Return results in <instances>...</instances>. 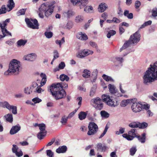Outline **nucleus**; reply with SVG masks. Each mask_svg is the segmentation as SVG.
Wrapping results in <instances>:
<instances>
[{
    "label": "nucleus",
    "instance_id": "ddd939ff",
    "mask_svg": "<svg viewBox=\"0 0 157 157\" xmlns=\"http://www.w3.org/2000/svg\"><path fill=\"white\" fill-rule=\"evenodd\" d=\"M123 137L126 138L128 140H132L134 138L136 137V133L135 129H132L128 131V134H124L122 135Z\"/></svg>",
    "mask_w": 157,
    "mask_h": 157
},
{
    "label": "nucleus",
    "instance_id": "8fccbe9b",
    "mask_svg": "<svg viewBox=\"0 0 157 157\" xmlns=\"http://www.w3.org/2000/svg\"><path fill=\"white\" fill-rule=\"evenodd\" d=\"M109 128V127L108 126L107 124L105 126V128L103 132L101 134L100 136L99 137V138L100 139L105 134Z\"/></svg>",
    "mask_w": 157,
    "mask_h": 157
},
{
    "label": "nucleus",
    "instance_id": "3c124183",
    "mask_svg": "<svg viewBox=\"0 0 157 157\" xmlns=\"http://www.w3.org/2000/svg\"><path fill=\"white\" fill-rule=\"evenodd\" d=\"M109 128V127L108 126L107 124L105 126V128L103 132L101 134L100 136L99 137V138L100 139L105 134Z\"/></svg>",
    "mask_w": 157,
    "mask_h": 157
},
{
    "label": "nucleus",
    "instance_id": "bf43d9fd",
    "mask_svg": "<svg viewBox=\"0 0 157 157\" xmlns=\"http://www.w3.org/2000/svg\"><path fill=\"white\" fill-rule=\"evenodd\" d=\"M14 42V39H11L9 40L6 41L5 43L10 46H12Z\"/></svg>",
    "mask_w": 157,
    "mask_h": 157
},
{
    "label": "nucleus",
    "instance_id": "7c9ffc66",
    "mask_svg": "<svg viewBox=\"0 0 157 157\" xmlns=\"http://www.w3.org/2000/svg\"><path fill=\"white\" fill-rule=\"evenodd\" d=\"M27 40L26 39L19 40L17 42V46L18 47L24 46L27 43Z\"/></svg>",
    "mask_w": 157,
    "mask_h": 157
},
{
    "label": "nucleus",
    "instance_id": "9b49d317",
    "mask_svg": "<svg viewBox=\"0 0 157 157\" xmlns=\"http://www.w3.org/2000/svg\"><path fill=\"white\" fill-rule=\"evenodd\" d=\"M25 21L28 26L32 29H38L39 25L37 20L36 19H29L28 18L25 19Z\"/></svg>",
    "mask_w": 157,
    "mask_h": 157
},
{
    "label": "nucleus",
    "instance_id": "39448f33",
    "mask_svg": "<svg viewBox=\"0 0 157 157\" xmlns=\"http://www.w3.org/2000/svg\"><path fill=\"white\" fill-rule=\"evenodd\" d=\"M140 35L139 32H136L130 36L129 40L126 41L120 49V52L127 51L126 48L131 45H135L139 42L140 40Z\"/></svg>",
    "mask_w": 157,
    "mask_h": 157
},
{
    "label": "nucleus",
    "instance_id": "a878e982",
    "mask_svg": "<svg viewBox=\"0 0 157 157\" xmlns=\"http://www.w3.org/2000/svg\"><path fill=\"white\" fill-rule=\"evenodd\" d=\"M65 67V64L64 62H61L58 65V67L55 68L53 71L54 72L59 71L60 69H63Z\"/></svg>",
    "mask_w": 157,
    "mask_h": 157
},
{
    "label": "nucleus",
    "instance_id": "412c9836",
    "mask_svg": "<svg viewBox=\"0 0 157 157\" xmlns=\"http://www.w3.org/2000/svg\"><path fill=\"white\" fill-rule=\"evenodd\" d=\"M64 17L70 18L75 14V13L71 10H68L65 11L63 13Z\"/></svg>",
    "mask_w": 157,
    "mask_h": 157
},
{
    "label": "nucleus",
    "instance_id": "cd10ccee",
    "mask_svg": "<svg viewBox=\"0 0 157 157\" xmlns=\"http://www.w3.org/2000/svg\"><path fill=\"white\" fill-rule=\"evenodd\" d=\"M109 91L112 94H115L117 91V89L115 86L113 84H109L108 85Z\"/></svg>",
    "mask_w": 157,
    "mask_h": 157
},
{
    "label": "nucleus",
    "instance_id": "f257e3e1",
    "mask_svg": "<svg viewBox=\"0 0 157 157\" xmlns=\"http://www.w3.org/2000/svg\"><path fill=\"white\" fill-rule=\"evenodd\" d=\"M143 83L146 85L157 80V61L151 64L143 76Z\"/></svg>",
    "mask_w": 157,
    "mask_h": 157
},
{
    "label": "nucleus",
    "instance_id": "de8ad7c7",
    "mask_svg": "<svg viewBox=\"0 0 157 157\" xmlns=\"http://www.w3.org/2000/svg\"><path fill=\"white\" fill-rule=\"evenodd\" d=\"M44 35L47 38H51L53 36V33L51 31H46L44 33Z\"/></svg>",
    "mask_w": 157,
    "mask_h": 157
},
{
    "label": "nucleus",
    "instance_id": "09e8293b",
    "mask_svg": "<svg viewBox=\"0 0 157 157\" xmlns=\"http://www.w3.org/2000/svg\"><path fill=\"white\" fill-rule=\"evenodd\" d=\"M151 15L154 17H157V8L155 7L153 8L151 11Z\"/></svg>",
    "mask_w": 157,
    "mask_h": 157
},
{
    "label": "nucleus",
    "instance_id": "4be33fe9",
    "mask_svg": "<svg viewBox=\"0 0 157 157\" xmlns=\"http://www.w3.org/2000/svg\"><path fill=\"white\" fill-rule=\"evenodd\" d=\"M98 71L97 69H94L92 72L91 75L92 76L90 78V81L92 82H95L97 78Z\"/></svg>",
    "mask_w": 157,
    "mask_h": 157
},
{
    "label": "nucleus",
    "instance_id": "c03bdc74",
    "mask_svg": "<svg viewBox=\"0 0 157 157\" xmlns=\"http://www.w3.org/2000/svg\"><path fill=\"white\" fill-rule=\"evenodd\" d=\"M47 132L41 131L37 134V137L38 139H41L46 135Z\"/></svg>",
    "mask_w": 157,
    "mask_h": 157
},
{
    "label": "nucleus",
    "instance_id": "a19ab883",
    "mask_svg": "<svg viewBox=\"0 0 157 157\" xmlns=\"http://www.w3.org/2000/svg\"><path fill=\"white\" fill-rule=\"evenodd\" d=\"M84 17L81 15H78L76 16L75 19V21L77 23H81L83 20Z\"/></svg>",
    "mask_w": 157,
    "mask_h": 157
},
{
    "label": "nucleus",
    "instance_id": "4d7b16f0",
    "mask_svg": "<svg viewBox=\"0 0 157 157\" xmlns=\"http://www.w3.org/2000/svg\"><path fill=\"white\" fill-rule=\"evenodd\" d=\"M39 128L40 132H46L45 130V125L44 124H39Z\"/></svg>",
    "mask_w": 157,
    "mask_h": 157
},
{
    "label": "nucleus",
    "instance_id": "f704fd0d",
    "mask_svg": "<svg viewBox=\"0 0 157 157\" xmlns=\"http://www.w3.org/2000/svg\"><path fill=\"white\" fill-rule=\"evenodd\" d=\"M7 7L9 9V11H10L15 6V4L13 0H9L7 5Z\"/></svg>",
    "mask_w": 157,
    "mask_h": 157
},
{
    "label": "nucleus",
    "instance_id": "603ef678",
    "mask_svg": "<svg viewBox=\"0 0 157 157\" xmlns=\"http://www.w3.org/2000/svg\"><path fill=\"white\" fill-rule=\"evenodd\" d=\"M116 33V32L114 30H110L109 31L107 35V36L108 38H109L111 37V36L114 35Z\"/></svg>",
    "mask_w": 157,
    "mask_h": 157
},
{
    "label": "nucleus",
    "instance_id": "6ab92c4d",
    "mask_svg": "<svg viewBox=\"0 0 157 157\" xmlns=\"http://www.w3.org/2000/svg\"><path fill=\"white\" fill-rule=\"evenodd\" d=\"M107 149V147L105 144L99 143L97 144V150L98 151L105 152Z\"/></svg>",
    "mask_w": 157,
    "mask_h": 157
},
{
    "label": "nucleus",
    "instance_id": "2f4dec72",
    "mask_svg": "<svg viewBox=\"0 0 157 157\" xmlns=\"http://www.w3.org/2000/svg\"><path fill=\"white\" fill-rule=\"evenodd\" d=\"M100 114L102 118L103 119H107L110 116V114L105 110L101 111L100 112Z\"/></svg>",
    "mask_w": 157,
    "mask_h": 157
},
{
    "label": "nucleus",
    "instance_id": "e433bc0d",
    "mask_svg": "<svg viewBox=\"0 0 157 157\" xmlns=\"http://www.w3.org/2000/svg\"><path fill=\"white\" fill-rule=\"evenodd\" d=\"M107 8L105 4L101 3L99 6L98 10L99 12L102 13Z\"/></svg>",
    "mask_w": 157,
    "mask_h": 157
},
{
    "label": "nucleus",
    "instance_id": "423d86ee",
    "mask_svg": "<svg viewBox=\"0 0 157 157\" xmlns=\"http://www.w3.org/2000/svg\"><path fill=\"white\" fill-rule=\"evenodd\" d=\"M33 91L40 93L42 91H43L44 90L40 88V86H38V84L36 82H33L31 87H27L24 89L25 93L27 94H31Z\"/></svg>",
    "mask_w": 157,
    "mask_h": 157
},
{
    "label": "nucleus",
    "instance_id": "c756f323",
    "mask_svg": "<svg viewBox=\"0 0 157 157\" xmlns=\"http://www.w3.org/2000/svg\"><path fill=\"white\" fill-rule=\"evenodd\" d=\"M40 76L42 78L41 82L40 83V87L45 84L46 83L47 80L46 75L45 74L41 73L40 74Z\"/></svg>",
    "mask_w": 157,
    "mask_h": 157
},
{
    "label": "nucleus",
    "instance_id": "69168bd1",
    "mask_svg": "<svg viewBox=\"0 0 157 157\" xmlns=\"http://www.w3.org/2000/svg\"><path fill=\"white\" fill-rule=\"evenodd\" d=\"M12 151L13 153H14L17 151L19 150L18 147L16 145L13 144V147L12 149Z\"/></svg>",
    "mask_w": 157,
    "mask_h": 157
},
{
    "label": "nucleus",
    "instance_id": "864d4df0",
    "mask_svg": "<svg viewBox=\"0 0 157 157\" xmlns=\"http://www.w3.org/2000/svg\"><path fill=\"white\" fill-rule=\"evenodd\" d=\"M65 42L64 37H63L62 38L61 40H56V43L57 44H58L59 45V47H61V45L62 44L64 43Z\"/></svg>",
    "mask_w": 157,
    "mask_h": 157
},
{
    "label": "nucleus",
    "instance_id": "0eeeda50",
    "mask_svg": "<svg viewBox=\"0 0 157 157\" xmlns=\"http://www.w3.org/2000/svg\"><path fill=\"white\" fill-rule=\"evenodd\" d=\"M101 98L103 101L106 102L108 105L111 107H115L118 105L117 100L113 99L109 95L103 94L101 96Z\"/></svg>",
    "mask_w": 157,
    "mask_h": 157
},
{
    "label": "nucleus",
    "instance_id": "774afa93",
    "mask_svg": "<svg viewBox=\"0 0 157 157\" xmlns=\"http://www.w3.org/2000/svg\"><path fill=\"white\" fill-rule=\"evenodd\" d=\"M100 84L104 89H105L107 88V84L103 80H101Z\"/></svg>",
    "mask_w": 157,
    "mask_h": 157
},
{
    "label": "nucleus",
    "instance_id": "4468645a",
    "mask_svg": "<svg viewBox=\"0 0 157 157\" xmlns=\"http://www.w3.org/2000/svg\"><path fill=\"white\" fill-rule=\"evenodd\" d=\"M10 21V19H7L5 21L1 22L0 23V27L1 28L2 34H4L5 33L11 36H12L11 33L8 31L5 28V26Z\"/></svg>",
    "mask_w": 157,
    "mask_h": 157
},
{
    "label": "nucleus",
    "instance_id": "7ed1b4c3",
    "mask_svg": "<svg viewBox=\"0 0 157 157\" xmlns=\"http://www.w3.org/2000/svg\"><path fill=\"white\" fill-rule=\"evenodd\" d=\"M21 68V62L16 59H13L10 62L9 68L4 72V74L8 75L14 73L18 74Z\"/></svg>",
    "mask_w": 157,
    "mask_h": 157
},
{
    "label": "nucleus",
    "instance_id": "e2e57ef3",
    "mask_svg": "<svg viewBox=\"0 0 157 157\" xmlns=\"http://www.w3.org/2000/svg\"><path fill=\"white\" fill-rule=\"evenodd\" d=\"M17 157H20L23 154L22 151L21 150H19L16 152L14 153Z\"/></svg>",
    "mask_w": 157,
    "mask_h": 157
},
{
    "label": "nucleus",
    "instance_id": "a18cd8bd",
    "mask_svg": "<svg viewBox=\"0 0 157 157\" xmlns=\"http://www.w3.org/2000/svg\"><path fill=\"white\" fill-rule=\"evenodd\" d=\"M83 52L82 50L79 51L76 54V56L77 57L79 58L82 59L85 57L84 56Z\"/></svg>",
    "mask_w": 157,
    "mask_h": 157
},
{
    "label": "nucleus",
    "instance_id": "f03ea898",
    "mask_svg": "<svg viewBox=\"0 0 157 157\" xmlns=\"http://www.w3.org/2000/svg\"><path fill=\"white\" fill-rule=\"evenodd\" d=\"M48 90L51 92L56 100L63 98L66 95L65 92L62 89L61 85L59 83L53 84L49 86Z\"/></svg>",
    "mask_w": 157,
    "mask_h": 157
},
{
    "label": "nucleus",
    "instance_id": "ea45409f",
    "mask_svg": "<svg viewBox=\"0 0 157 157\" xmlns=\"http://www.w3.org/2000/svg\"><path fill=\"white\" fill-rule=\"evenodd\" d=\"M59 79L62 81H65L67 82L69 80L70 78L67 75L63 74L60 75Z\"/></svg>",
    "mask_w": 157,
    "mask_h": 157
},
{
    "label": "nucleus",
    "instance_id": "680f3d73",
    "mask_svg": "<svg viewBox=\"0 0 157 157\" xmlns=\"http://www.w3.org/2000/svg\"><path fill=\"white\" fill-rule=\"evenodd\" d=\"M148 126V124L146 122H143L141 123H140V128H146Z\"/></svg>",
    "mask_w": 157,
    "mask_h": 157
},
{
    "label": "nucleus",
    "instance_id": "a211bd4d",
    "mask_svg": "<svg viewBox=\"0 0 157 157\" xmlns=\"http://www.w3.org/2000/svg\"><path fill=\"white\" fill-rule=\"evenodd\" d=\"M76 38L81 40H86L88 39L87 35L84 33L79 32L76 35Z\"/></svg>",
    "mask_w": 157,
    "mask_h": 157
},
{
    "label": "nucleus",
    "instance_id": "c9c22d12",
    "mask_svg": "<svg viewBox=\"0 0 157 157\" xmlns=\"http://www.w3.org/2000/svg\"><path fill=\"white\" fill-rule=\"evenodd\" d=\"M97 89V86L93 85L90 89V97H93L96 93Z\"/></svg>",
    "mask_w": 157,
    "mask_h": 157
},
{
    "label": "nucleus",
    "instance_id": "6e6552de",
    "mask_svg": "<svg viewBox=\"0 0 157 157\" xmlns=\"http://www.w3.org/2000/svg\"><path fill=\"white\" fill-rule=\"evenodd\" d=\"M136 100L135 101H132L133 102L132 103L133 104L131 106V109L133 112H140L146 107L147 109V107L145 105L146 103L140 101L136 102Z\"/></svg>",
    "mask_w": 157,
    "mask_h": 157
},
{
    "label": "nucleus",
    "instance_id": "dca6fc26",
    "mask_svg": "<svg viewBox=\"0 0 157 157\" xmlns=\"http://www.w3.org/2000/svg\"><path fill=\"white\" fill-rule=\"evenodd\" d=\"M124 59L123 57L117 56L113 58L112 59V61L114 63L116 66H121V63L123 62Z\"/></svg>",
    "mask_w": 157,
    "mask_h": 157
},
{
    "label": "nucleus",
    "instance_id": "f8f14e48",
    "mask_svg": "<svg viewBox=\"0 0 157 157\" xmlns=\"http://www.w3.org/2000/svg\"><path fill=\"white\" fill-rule=\"evenodd\" d=\"M0 107L6 108L9 110H12V113L14 114L17 113V108L16 106L10 105L7 102H0Z\"/></svg>",
    "mask_w": 157,
    "mask_h": 157
},
{
    "label": "nucleus",
    "instance_id": "72a5a7b5",
    "mask_svg": "<svg viewBox=\"0 0 157 157\" xmlns=\"http://www.w3.org/2000/svg\"><path fill=\"white\" fill-rule=\"evenodd\" d=\"M83 52L84 56L85 57L88 56L90 55H91L93 54L94 52L93 51L86 49H82Z\"/></svg>",
    "mask_w": 157,
    "mask_h": 157
},
{
    "label": "nucleus",
    "instance_id": "473e14b6",
    "mask_svg": "<svg viewBox=\"0 0 157 157\" xmlns=\"http://www.w3.org/2000/svg\"><path fill=\"white\" fill-rule=\"evenodd\" d=\"M137 137L140 142L142 143H144L145 142L146 134L145 133H143L141 136H137Z\"/></svg>",
    "mask_w": 157,
    "mask_h": 157
},
{
    "label": "nucleus",
    "instance_id": "052dcab7",
    "mask_svg": "<svg viewBox=\"0 0 157 157\" xmlns=\"http://www.w3.org/2000/svg\"><path fill=\"white\" fill-rule=\"evenodd\" d=\"M32 101L34 104L38 103L42 101V100L37 97L33 98Z\"/></svg>",
    "mask_w": 157,
    "mask_h": 157
},
{
    "label": "nucleus",
    "instance_id": "f3484780",
    "mask_svg": "<svg viewBox=\"0 0 157 157\" xmlns=\"http://www.w3.org/2000/svg\"><path fill=\"white\" fill-rule=\"evenodd\" d=\"M36 57V55L35 53H31L25 55L23 57V60L29 61H34Z\"/></svg>",
    "mask_w": 157,
    "mask_h": 157
},
{
    "label": "nucleus",
    "instance_id": "79ce46f5",
    "mask_svg": "<svg viewBox=\"0 0 157 157\" xmlns=\"http://www.w3.org/2000/svg\"><path fill=\"white\" fill-rule=\"evenodd\" d=\"M140 123L138 122H133L130 123L128 126L132 128H136L139 127Z\"/></svg>",
    "mask_w": 157,
    "mask_h": 157
},
{
    "label": "nucleus",
    "instance_id": "49530a36",
    "mask_svg": "<svg viewBox=\"0 0 157 157\" xmlns=\"http://www.w3.org/2000/svg\"><path fill=\"white\" fill-rule=\"evenodd\" d=\"M68 118L65 115L63 116L61 118V122L63 125H65L67 122Z\"/></svg>",
    "mask_w": 157,
    "mask_h": 157
},
{
    "label": "nucleus",
    "instance_id": "5fc2aeb1",
    "mask_svg": "<svg viewBox=\"0 0 157 157\" xmlns=\"http://www.w3.org/2000/svg\"><path fill=\"white\" fill-rule=\"evenodd\" d=\"M73 25V23L71 21H68L67 23L66 26L67 29H71Z\"/></svg>",
    "mask_w": 157,
    "mask_h": 157
},
{
    "label": "nucleus",
    "instance_id": "13d9d810",
    "mask_svg": "<svg viewBox=\"0 0 157 157\" xmlns=\"http://www.w3.org/2000/svg\"><path fill=\"white\" fill-rule=\"evenodd\" d=\"M136 150V147H135L131 148L130 150V155L132 156L133 155L135 154Z\"/></svg>",
    "mask_w": 157,
    "mask_h": 157
},
{
    "label": "nucleus",
    "instance_id": "9d476101",
    "mask_svg": "<svg viewBox=\"0 0 157 157\" xmlns=\"http://www.w3.org/2000/svg\"><path fill=\"white\" fill-rule=\"evenodd\" d=\"M91 102L93 103L94 107L97 109L100 110L103 107V103L99 97H97L91 100Z\"/></svg>",
    "mask_w": 157,
    "mask_h": 157
},
{
    "label": "nucleus",
    "instance_id": "393cba45",
    "mask_svg": "<svg viewBox=\"0 0 157 157\" xmlns=\"http://www.w3.org/2000/svg\"><path fill=\"white\" fill-rule=\"evenodd\" d=\"M67 150V147L65 146L59 147L56 150V152L58 153H65Z\"/></svg>",
    "mask_w": 157,
    "mask_h": 157
},
{
    "label": "nucleus",
    "instance_id": "bb28decb",
    "mask_svg": "<svg viewBox=\"0 0 157 157\" xmlns=\"http://www.w3.org/2000/svg\"><path fill=\"white\" fill-rule=\"evenodd\" d=\"M85 7L84 8V10L87 13H94V10L92 6H85ZM85 7V6L84 7Z\"/></svg>",
    "mask_w": 157,
    "mask_h": 157
},
{
    "label": "nucleus",
    "instance_id": "1a4fd4ad",
    "mask_svg": "<svg viewBox=\"0 0 157 157\" xmlns=\"http://www.w3.org/2000/svg\"><path fill=\"white\" fill-rule=\"evenodd\" d=\"M89 130L87 134L89 136L93 135L96 133L98 130L97 125L94 122H90L88 126Z\"/></svg>",
    "mask_w": 157,
    "mask_h": 157
},
{
    "label": "nucleus",
    "instance_id": "aec40b11",
    "mask_svg": "<svg viewBox=\"0 0 157 157\" xmlns=\"http://www.w3.org/2000/svg\"><path fill=\"white\" fill-rule=\"evenodd\" d=\"M136 100V99L135 98L131 99L124 100L121 102L120 105L122 107H125L128 104L132 102V101H135Z\"/></svg>",
    "mask_w": 157,
    "mask_h": 157
},
{
    "label": "nucleus",
    "instance_id": "0e129e2a",
    "mask_svg": "<svg viewBox=\"0 0 157 157\" xmlns=\"http://www.w3.org/2000/svg\"><path fill=\"white\" fill-rule=\"evenodd\" d=\"M47 155L49 157H53L54 153L51 150H48L46 151Z\"/></svg>",
    "mask_w": 157,
    "mask_h": 157
},
{
    "label": "nucleus",
    "instance_id": "37998d69",
    "mask_svg": "<svg viewBox=\"0 0 157 157\" xmlns=\"http://www.w3.org/2000/svg\"><path fill=\"white\" fill-rule=\"evenodd\" d=\"M147 107V109L146 107L145 108H144V109H145L147 111V113L148 115L149 116H152L153 115V113H152L150 110L149 109V108H150V105H148L146 103L145 105Z\"/></svg>",
    "mask_w": 157,
    "mask_h": 157
},
{
    "label": "nucleus",
    "instance_id": "6e6d98bb",
    "mask_svg": "<svg viewBox=\"0 0 157 157\" xmlns=\"http://www.w3.org/2000/svg\"><path fill=\"white\" fill-rule=\"evenodd\" d=\"M26 9H22L18 10L17 13V16H20L21 15H23L25 14Z\"/></svg>",
    "mask_w": 157,
    "mask_h": 157
},
{
    "label": "nucleus",
    "instance_id": "338daca9",
    "mask_svg": "<svg viewBox=\"0 0 157 157\" xmlns=\"http://www.w3.org/2000/svg\"><path fill=\"white\" fill-rule=\"evenodd\" d=\"M53 59H56L59 57V54L57 50H54L53 52Z\"/></svg>",
    "mask_w": 157,
    "mask_h": 157
},
{
    "label": "nucleus",
    "instance_id": "5701e85b",
    "mask_svg": "<svg viewBox=\"0 0 157 157\" xmlns=\"http://www.w3.org/2000/svg\"><path fill=\"white\" fill-rule=\"evenodd\" d=\"M91 75V71L87 69H84L82 73V75L85 78H89Z\"/></svg>",
    "mask_w": 157,
    "mask_h": 157
},
{
    "label": "nucleus",
    "instance_id": "b1692460",
    "mask_svg": "<svg viewBox=\"0 0 157 157\" xmlns=\"http://www.w3.org/2000/svg\"><path fill=\"white\" fill-rule=\"evenodd\" d=\"M20 129V127L19 125H16L13 127L11 129L10 133L11 135L15 134L17 133Z\"/></svg>",
    "mask_w": 157,
    "mask_h": 157
},
{
    "label": "nucleus",
    "instance_id": "20e7f679",
    "mask_svg": "<svg viewBox=\"0 0 157 157\" xmlns=\"http://www.w3.org/2000/svg\"><path fill=\"white\" fill-rule=\"evenodd\" d=\"M53 7L48 3L42 4L38 9V15L39 17L43 18L44 16L46 17L50 16L53 12Z\"/></svg>",
    "mask_w": 157,
    "mask_h": 157
},
{
    "label": "nucleus",
    "instance_id": "4c0bfd02",
    "mask_svg": "<svg viewBox=\"0 0 157 157\" xmlns=\"http://www.w3.org/2000/svg\"><path fill=\"white\" fill-rule=\"evenodd\" d=\"M78 116L79 119L82 120L86 118L87 113L85 112L82 111L79 113Z\"/></svg>",
    "mask_w": 157,
    "mask_h": 157
},
{
    "label": "nucleus",
    "instance_id": "c85d7f7f",
    "mask_svg": "<svg viewBox=\"0 0 157 157\" xmlns=\"http://www.w3.org/2000/svg\"><path fill=\"white\" fill-rule=\"evenodd\" d=\"M102 77L104 80L107 82H114V80L112 77L105 74H103Z\"/></svg>",
    "mask_w": 157,
    "mask_h": 157
},
{
    "label": "nucleus",
    "instance_id": "58836bf2",
    "mask_svg": "<svg viewBox=\"0 0 157 157\" xmlns=\"http://www.w3.org/2000/svg\"><path fill=\"white\" fill-rule=\"evenodd\" d=\"M6 121L10 123H11L13 121V115L11 114H8L4 116Z\"/></svg>",
    "mask_w": 157,
    "mask_h": 157
},
{
    "label": "nucleus",
    "instance_id": "2eb2a0df",
    "mask_svg": "<svg viewBox=\"0 0 157 157\" xmlns=\"http://www.w3.org/2000/svg\"><path fill=\"white\" fill-rule=\"evenodd\" d=\"M73 6H78L80 9H82L86 6L81 0H67Z\"/></svg>",
    "mask_w": 157,
    "mask_h": 157
}]
</instances>
